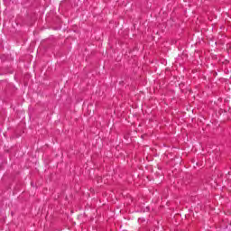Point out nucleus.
<instances>
[{
	"label": "nucleus",
	"instance_id": "1",
	"mask_svg": "<svg viewBox=\"0 0 231 231\" xmlns=\"http://www.w3.org/2000/svg\"><path fill=\"white\" fill-rule=\"evenodd\" d=\"M225 62H228V60H225Z\"/></svg>",
	"mask_w": 231,
	"mask_h": 231
}]
</instances>
